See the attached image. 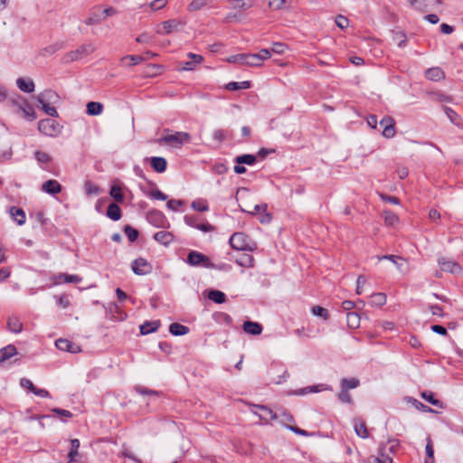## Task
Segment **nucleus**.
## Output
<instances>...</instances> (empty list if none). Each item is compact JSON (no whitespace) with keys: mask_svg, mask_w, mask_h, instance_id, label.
<instances>
[{"mask_svg":"<svg viewBox=\"0 0 463 463\" xmlns=\"http://www.w3.org/2000/svg\"><path fill=\"white\" fill-rule=\"evenodd\" d=\"M36 99L47 115L52 118H57L59 116L56 109L52 106L58 103L59 101V96L55 91L52 90H46L39 93L36 96Z\"/></svg>","mask_w":463,"mask_h":463,"instance_id":"f257e3e1","label":"nucleus"},{"mask_svg":"<svg viewBox=\"0 0 463 463\" xmlns=\"http://www.w3.org/2000/svg\"><path fill=\"white\" fill-rule=\"evenodd\" d=\"M191 136L187 132H175L164 135L159 140V144H165L174 148H179L183 145L190 142Z\"/></svg>","mask_w":463,"mask_h":463,"instance_id":"f03ea898","label":"nucleus"},{"mask_svg":"<svg viewBox=\"0 0 463 463\" xmlns=\"http://www.w3.org/2000/svg\"><path fill=\"white\" fill-rule=\"evenodd\" d=\"M230 245L237 250H250L256 249V244L243 232H235L230 238Z\"/></svg>","mask_w":463,"mask_h":463,"instance_id":"7ed1b4c3","label":"nucleus"},{"mask_svg":"<svg viewBox=\"0 0 463 463\" xmlns=\"http://www.w3.org/2000/svg\"><path fill=\"white\" fill-rule=\"evenodd\" d=\"M12 105L14 107V112L23 117L28 121H33L36 118V114L33 108L27 102L26 99H23L20 102L17 99L12 100Z\"/></svg>","mask_w":463,"mask_h":463,"instance_id":"20e7f679","label":"nucleus"},{"mask_svg":"<svg viewBox=\"0 0 463 463\" xmlns=\"http://www.w3.org/2000/svg\"><path fill=\"white\" fill-rule=\"evenodd\" d=\"M38 129L45 136L56 137L61 133V127L54 119L45 118L38 122Z\"/></svg>","mask_w":463,"mask_h":463,"instance_id":"39448f33","label":"nucleus"},{"mask_svg":"<svg viewBox=\"0 0 463 463\" xmlns=\"http://www.w3.org/2000/svg\"><path fill=\"white\" fill-rule=\"evenodd\" d=\"M438 264L440 269L444 272H448L454 275H459L463 271V269L459 263L447 257H439L438 259Z\"/></svg>","mask_w":463,"mask_h":463,"instance_id":"423d86ee","label":"nucleus"},{"mask_svg":"<svg viewBox=\"0 0 463 463\" xmlns=\"http://www.w3.org/2000/svg\"><path fill=\"white\" fill-rule=\"evenodd\" d=\"M184 22L179 19H169L161 24V28L156 29L158 34L165 35L180 31Z\"/></svg>","mask_w":463,"mask_h":463,"instance_id":"0eeeda50","label":"nucleus"},{"mask_svg":"<svg viewBox=\"0 0 463 463\" xmlns=\"http://www.w3.org/2000/svg\"><path fill=\"white\" fill-rule=\"evenodd\" d=\"M253 408L255 410H252L251 411L257 415L264 423H269L270 421L279 419L277 412L264 405H253Z\"/></svg>","mask_w":463,"mask_h":463,"instance_id":"6e6552de","label":"nucleus"},{"mask_svg":"<svg viewBox=\"0 0 463 463\" xmlns=\"http://www.w3.org/2000/svg\"><path fill=\"white\" fill-rule=\"evenodd\" d=\"M258 58H256L253 53H239L227 57L225 61L229 63H237L241 65L256 67L255 61Z\"/></svg>","mask_w":463,"mask_h":463,"instance_id":"1a4fd4ad","label":"nucleus"},{"mask_svg":"<svg viewBox=\"0 0 463 463\" xmlns=\"http://www.w3.org/2000/svg\"><path fill=\"white\" fill-rule=\"evenodd\" d=\"M133 272L137 275L142 276L152 272V265L143 258L135 260L131 264Z\"/></svg>","mask_w":463,"mask_h":463,"instance_id":"9d476101","label":"nucleus"},{"mask_svg":"<svg viewBox=\"0 0 463 463\" xmlns=\"http://www.w3.org/2000/svg\"><path fill=\"white\" fill-rule=\"evenodd\" d=\"M52 283L54 286L62 284V283H80L82 280V278L79 275H69L66 273H58L53 275L51 278Z\"/></svg>","mask_w":463,"mask_h":463,"instance_id":"9b49d317","label":"nucleus"},{"mask_svg":"<svg viewBox=\"0 0 463 463\" xmlns=\"http://www.w3.org/2000/svg\"><path fill=\"white\" fill-rule=\"evenodd\" d=\"M410 5L419 11L426 12L440 5V0H407Z\"/></svg>","mask_w":463,"mask_h":463,"instance_id":"f8f14e48","label":"nucleus"},{"mask_svg":"<svg viewBox=\"0 0 463 463\" xmlns=\"http://www.w3.org/2000/svg\"><path fill=\"white\" fill-rule=\"evenodd\" d=\"M55 345L59 350L66 351L71 354H78L81 352V348L80 345L72 343L71 341L68 339H58L55 342Z\"/></svg>","mask_w":463,"mask_h":463,"instance_id":"ddd939ff","label":"nucleus"},{"mask_svg":"<svg viewBox=\"0 0 463 463\" xmlns=\"http://www.w3.org/2000/svg\"><path fill=\"white\" fill-rule=\"evenodd\" d=\"M187 57L190 61L183 63V67L181 68L182 71H194L203 61V57L202 55L193 52H189Z\"/></svg>","mask_w":463,"mask_h":463,"instance_id":"4468645a","label":"nucleus"},{"mask_svg":"<svg viewBox=\"0 0 463 463\" xmlns=\"http://www.w3.org/2000/svg\"><path fill=\"white\" fill-rule=\"evenodd\" d=\"M42 191L54 195L61 192V185L57 180L50 179L42 184Z\"/></svg>","mask_w":463,"mask_h":463,"instance_id":"2eb2a0df","label":"nucleus"},{"mask_svg":"<svg viewBox=\"0 0 463 463\" xmlns=\"http://www.w3.org/2000/svg\"><path fill=\"white\" fill-rule=\"evenodd\" d=\"M147 219L149 222L156 227H166L168 225L167 221L164 214L157 211H152L148 213Z\"/></svg>","mask_w":463,"mask_h":463,"instance_id":"dca6fc26","label":"nucleus"},{"mask_svg":"<svg viewBox=\"0 0 463 463\" xmlns=\"http://www.w3.org/2000/svg\"><path fill=\"white\" fill-rule=\"evenodd\" d=\"M187 262L191 266L206 265L209 259L200 252L191 251L187 256Z\"/></svg>","mask_w":463,"mask_h":463,"instance_id":"f3484780","label":"nucleus"},{"mask_svg":"<svg viewBox=\"0 0 463 463\" xmlns=\"http://www.w3.org/2000/svg\"><path fill=\"white\" fill-rule=\"evenodd\" d=\"M16 86L18 89L25 93H32L34 91V82L30 78H18L16 80Z\"/></svg>","mask_w":463,"mask_h":463,"instance_id":"a211bd4d","label":"nucleus"},{"mask_svg":"<svg viewBox=\"0 0 463 463\" xmlns=\"http://www.w3.org/2000/svg\"><path fill=\"white\" fill-rule=\"evenodd\" d=\"M243 330L250 335H259L262 332V326L260 324L252 321H246L243 323Z\"/></svg>","mask_w":463,"mask_h":463,"instance_id":"6ab92c4d","label":"nucleus"},{"mask_svg":"<svg viewBox=\"0 0 463 463\" xmlns=\"http://www.w3.org/2000/svg\"><path fill=\"white\" fill-rule=\"evenodd\" d=\"M425 76L428 80L439 81L445 78L444 71L439 67H432L426 71Z\"/></svg>","mask_w":463,"mask_h":463,"instance_id":"aec40b11","label":"nucleus"},{"mask_svg":"<svg viewBox=\"0 0 463 463\" xmlns=\"http://www.w3.org/2000/svg\"><path fill=\"white\" fill-rule=\"evenodd\" d=\"M154 239L157 242H159V243H161V244H163L165 246H167V245H169L173 241L174 236L169 232L160 231V232H157L155 233Z\"/></svg>","mask_w":463,"mask_h":463,"instance_id":"412c9836","label":"nucleus"},{"mask_svg":"<svg viewBox=\"0 0 463 463\" xmlns=\"http://www.w3.org/2000/svg\"><path fill=\"white\" fill-rule=\"evenodd\" d=\"M329 389L330 388H328L323 384H318V385L308 386V387L296 390L293 392V394L301 396V395H306V394H308L311 392H319L321 391L329 390Z\"/></svg>","mask_w":463,"mask_h":463,"instance_id":"4be33fe9","label":"nucleus"},{"mask_svg":"<svg viewBox=\"0 0 463 463\" xmlns=\"http://www.w3.org/2000/svg\"><path fill=\"white\" fill-rule=\"evenodd\" d=\"M167 162L164 157L154 156L151 158V166L157 173H163L165 171Z\"/></svg>","mask_w":463,"mask_h":463,"instance_id":"5701e85b","label":"nucleus"},{"mask_svg":"<svg viewBox=\"0 0 463 463\" xmlns=\"http://www.w3.org/2000/svg\"><path fill=\"white\" fill-rule=\"evenodd\" d=\"M235 261L239 266L245 268H252L254 266L253 257L247 253H242L238 256Z\"/></svg>","mask_w":463,"mask_h":463,"instance_id":"b1692460","label":"nucleus"},{"mask_svg":"<svg viewBox=\"0 0 463 463\" xmlns=\"http://www.w3.org/2000/svg\"><path fill=\"white\" fill-rule=\"evenodd\" d=\"M107 216L113 221H118L121 218L119 206L115 203H110L107 209Z\"/></svg>","mask_w":463,"mask_h":463,"instance_id":"393cba45","label":"nucleus"},{"mask_svg":"<svg viewBox=\"0 0 463 463\" xmlns=\"http://www.w3.org/2000/svg\"><path fill=\"white\" fill-rule=\"evenodd\" d=\"M160 326L159 321L145 322L140 326V333L142 335H147L156 332Z\"/></svg>","mask_w":463,"mask_h":463,"instance_id":"a878e982","label":"nucleus"},{"mask_svg":"<svg viewBox=\"0 0 463 463\" xmlns=\"http://www.w3.org/2000/svg\"><path fill=\"white\" fill-rule=\"evenodd\" d=\"M17 354V350L14 345H7L0 350V363L13 357Z\"/></svg>","mask_w":463,"mask_h":463,"instance_id":"bb28decb","label":"nucleus"},{"mask_svg":"<svg viewBox=\"0 0 463 463\" xmlns=\"http://www.w3.org/2000/svg\"><path fill=\"white\" fill-rule=\"evenodd\" d=\"M354 428L356 435L362 439L368 438V430L365 426V423L362 420H354Z\"/></svg>","mask_w":463,"mask_h":463,"instance_id":"cd10ccee","label":"nucleus"},{"mask_svg":"<svg viewBox=\"0 0 463 463\" xmlns=\"http://www.w3.org/2000/svg\"><path fill=\"white\" fill-rule=\"evenodd\" d=\"M169 332L173 335H184L188 334L189 328L185 326H183L179 323H172L169 326Z\"/></svg>","mask_w":463,"mask_h":463,"instance_id":"c85d7f7f","label":"nucleus"},{"mask_svg":"<svg viewBox=\"0 0 463 463\" xmlns=\"http://www.w3.org/2000/svg\"><path fill=\"white\" fill-rule=\"evenodd\" d=\"M103 111V105L99 102L90 101L87 104V113L90 116H99Z\"/></svg>","mask_w":463,"mask_h":463,"instance_id":"c756f323","label":"nucleus"},{"mask_svg":"<svg viewBox=\"0 0 463 463\" xmlns=\"http://www.w3.org/2000/svg\"><path fill=\"white\" fill-rule=\"evenodd\" d=\"M7 326L10 331H12L14 334H18L23 329V325L20 319L16 317H9L7 321Z\"/></svg>","mask_w":463,"mask_h":463,"instance_id":"7c9ffc66","label":"nucleus"},{"mask_svg":"<svg viewBox=\"0 0 463 463\" xmlns=\"http://www.w3.org/2000/svg\"><path fill=\"white\" fill-rule=\"evenodd\" d=\"M257 157L254 155H241L235 157V163L238 165L246 164L249 165H252L256 163Z\"/></svg>","mask_w":463,"mask_h":463,"instance_id":"2f4dec72","label":"nucleus"},{"mask_svg":"<svg viewBox=\"0 0 463 463\" xmlns=\"http://www.w3.org/2000/svg\"><path fill=\"white\" fill-rule=\"evenodd\" d=\"M10 213L13 219L17 222V224L22 225L25 222V214L22 209L12 207Z\"/></svg>","mask_w":463,"mask_h":463,"instance_id":"473e14b6","label":"nucleus"},{"mask_svg":"<svg viewBox=\"0 0 463 463\" xmlns=\"http://www.w3.org/2000/svg\"><path fill=\"white\" fill-rule=\"evenodd\" d=\"M253 55L258 58L255 61L256 67H260L262 62L271 56V51L268 49H261L258 53H253Z\"/></svg>","mask_w":463,"mask_h":463,"instance_id":"72a5a7b5","label":"nucleus"},{"mask_svg":"<svg viewBox=\"0 0 463 463\" xmlns=\"http://www.w3.org/2000/svg\"><path fill=\"white\" fill-rule=\"evenodd\" d=\"M250 87V82L248 80L241 81V82L232 81V82H229L225 86V88L228 90H232V91L239 90H247Z\"/></svg>","mask_w":463,"mask_h":463,"instance_id":"f704fd0d","label":"nucleus"},{"mask_svg":"<svg viewBox=\"0 0 463 463\" xmlns=\"http://www.w3.org/2000/svg\"><path fill=\"white\" fill-rule=\"evenodd\" d=\"M346 322L350 328H358L360 326V317L355 312H349L346 315Z\"/></svg>","mask_w":463,"mask_h":463,"instance_id":"c9c22d12","label":"nucleus"},{"mask_svg":"<svg viewBox=\"0 0 463 463\" xmlns=\"http://www.w3.org/2000/svg\"><path fill=\"white\" fill-rule=\"evenodd\" d=\"M208 298L212 301L218 303V304H222V303L225 302V299H226L225 294L223 292H222L220 290H216V289L211 290L208 294Z\"/></svg>","mask_w":463,"mask_h":463,"instance_id":"e433bc0d","label":"nucleus"},{"mask_svg":"<svg viewBox=\"0 0 463 463\" xmlns=\"http://www.w3.org/2000/svg\"><path fill=\"white\" fill-rule=\"evenodd\" d=\"M84 189L87 195H97L101 193V189L90 181H86L84 183Z\"/></svg>","mask_w":463,"mask_h":463,"instance_id":"4c0bfd02","label":"nucleus"},{"mask_svg":"<svg viewBox=\"0 0 463 463\" xmlns=\"http://www.w3.org/2000/svg\"><path fill=\"white\" fill-rule=\"evenodd\" d=\"M383 218L386 225L393 226L399 222L398 216L391 211H383Z\"/></svg>","mask_w":463,"mask_h":463,"instance_id":"58836bf2","label":"nucleus"},{"mask_svg":"<svg viewBox=\"0 0 463 463\" xmlns=\"http://www.w3.org/2000/svg\"><path fill=\"white\" fill-rule=\"evenodd\" d=\"M359 380L356 378L342 379L341 388L345 390L354 389L359 386Z\"/></svg>","mask_w":463,"mask_h":463,"instance_id":"ea45409f","label":"nucleus"},{"mask_svg":"<svg viewBox=\"0 0 463 463\" xmlns=\"http://www.w3.org/2000/svg\"><path fill=\"white\" fill-rule=\"evenodd\" d=\"M241 210L244 213L256 214L257 213H264L267 210V204H256L252 208L241 206Z\"/></svg>","mask_w":463,"mask_h":463,"instance_id":"a19ab883","label":"nucleus"},{"mask_svg":"<svg viewBox=\"0 0 463 463\" xmlns=\"http://www.w3.org/2000/svg\"><path fill=\"white\" fill-rule=\"evenodd\" d=\"M77 49H78L81 58H84V57L90 55V53L94 52L96 50V47L93 43H87V44H83V45L80 46Z\"/></svg>","mask_w":463,"mask_h":463,"instance_id":"79ce46f5","label":"nucleus"},{"mask_svg":"<svg viewBox=\"0 0 463 463\" xmlns=\"http://www.w3.org/2000/svg\"><path fill=\"white\" fill-rule=\"evenodd\" d=\"M110 196L117 202L121 203L123 201V194L121 187L118 185H112L109 191Z\"/></svg>","mask_w":463,"mask_h":463,"instance_id":"37998d69","label":"nucleus"},{"mask_svg":"<svg viewBox=\"0 0 463 463\" xmlns=\"http://www.w3.org/2000/svg\"><path fill=\"white\" fill-rule=\"evenodd\" d=\"M80 440L78 439H71V448L68 453V458L79 457Z\"/></svg>","mask_w":463,"mask_h":463,"instance_id":"c03bdc74","label":"nucleus"},{"mask_svg":"<svg viewBox=\"0 0 463 463\" xmlns=\"http://www.w3.org/2000/svg\"><path fill=\"white\" fill-rule=\"evenodd\" d=\"M80 59H82V58H81L78 49L67 52L63 58L65 62H72L75 61H79Z\"/></svg>","mask_w":463,"mask_h":463,"instance_id":"a18cd8bd","label":"nucleus"},{"mask_svg":"<svg viewBox=\"0 0 463 463\" xmlns=\"http://www.w3.org/2000/svg\"><path fill=\"white\" fill-rule=\"evenodd\" d=\"M288 49V47L285 43L276 42L272 43L270 51L276 54H283Z\"/></svg>","mask_w":463,"mask_h":463,"instance_id":"49530a36","label":"nucleus"},{"mask_svg":"<svg viewBox=\"0 0 463 463\" xmlns=\"http://www.w3.org/2000/svg\"><path fill=\"white\" fill-rule=\"evenodd\" d=\"M312 314L314 316L322 317L324 320L328 319L329 317L328 311L326 308L319 306H316L312 308Z\"/></svg>","mask_w":463,"mask_h":463,"instance_id":"de8ad7c7","label":"nucleus"},{"mask_svg":"<svg viewBox=\"0 0 463 463\" xmlns=\"http://www.w3.org/2000/svg\"><path fill=\"white\" fill-rule=\"evenodd\" d=\"M421 397L435 406L441 407L440 402L434 398V394L431 392H421Z\"/></svg>","mask_w":463,"mask_h":463,"instance_id":"09e8293b","label":"nucleus"},{"mask_svg":"<svg viewBox=\"0 0 463 463\" xmlns=\"http://www.w3.org/2000/svg\"><path fill=\"white\" fill-rule=\"evenodd\" d=\"M251 6H252V3L250 0H236L233 5L234 9H241V10L250 9Z\"/></svg>","mask_w":463,"mask_h":463,"instance_id":"8fccbe9b","label":"nucleus"},{"mask_svg":"<svg viewBox=\"0 0 463 463\" xmlns=\"http://www.w3.org/2000/svg\"><path fill=\"white\" fill-rule=\"evenodd\" d=\"M371 463H392V458L388 455L381 453L378 457H372Z\"/></svg>","mask_w":463,"mask_h":463,"instance_id":"3c124183","label":"nucleus"},{"mask_svg":"<svg viewBox=\"0 0 463 463\" xmlns=\"http://www.w3.org/2000/svg\"><path fill=\"white\" fill-rule=\"evenodd\" d=\"M392 262L401 272L405 273L408 271L407 262L404 259L396 256V259Z\"/></svg>","mask_w":463,"mask_h":463,"instance_id":"603ef678","label":"nucleus"},{"mask_svg":"<svg viewBox=\"0 0 463 463\" xmlns=\"http://www.w3.org/2000/svg\"><path fill=\"white\" fill-rule=\"evenodd\" d=\"M192 208L198 212H206L208 211V205L205 201L197 200L194 201L191 204Z\"/></svg>","mask_w":463,"mask_h":463,"instance_id":"864d4df0","label":"nucleus"},{"mask_svg":"<svg viewBox=\"0 0 463 463\" xmlns=\"http://www.w3.org/2000/svg\"><path fill=\"white\" fill-rule=\"evenodd\" d=\"M34 157L39 163L47 164L51 162V156L43 151H36L34 153Z\"/></svg>","mask_w":463,"mask_h":463,"instance_id":"5fc2aeb1","label":"nucleus"},{"mask_svg":"<svg viewBox=\"0 0 463 463\" xmlns=\"http://www.w3.org/2000/svg\"><path fill=\"white\" fill-rule=\"evenodd\" d=\"M210 0H193L189 6V11H195L201 9L203 6H204Z\"/></svg>","mask_w":463,"mask_h":463,"instance_id":"6e6d98bb","label":"nucleus"},{"mask_svg":"<svg viewBox=\"0 0 463 463\" xmlns=\"http://www.w3.org/2000/svg\"><path fill=\"white\" fill-rule=\"evenodd\" d=\"M124 231L130 241H135L137 239L138 232L136 229L132 228L129 225H127Z\"/></svg>","mask_w":463,"mask_h":463,"instance_id":"4d7b16f0","label":"nucleus"},{"mask_svg":"<svg viewBox=\"0 0 463 463\" xmlns=\"http://www.w3.org/2000/svg\"><path fill=\"white\" fill-rule=\"evenodd\" d=\"M167 5V0H154L149 4L152 11H157L164 8Z\"/></svg>","mask_w":463,"mask_h":463,"instance_id":"13d9d810","label":"nucleus"},{"mask_svg":"<svg viewBox=\"0 0 463 463\" xmlns=\"http://www.w3.org/2000/svg\"><path fill=\"white\" fill-rule=\"evenodd\" d=\"M335 24L340 29H345L349 25V20L345 16L339 14L335 17Z\"/></svg>","mask_w":463,"mask_h":463,"instance_id":"bf43d9fd","label":"nucleus"},{"mask_svg":"<svg viewBox=\"0 0 463 463\" xmlns=\"http://www.w3.org/2000/svg\"><path fill=\"white\" fill-rule=\"evenodd\" d=\"M279 419H280V422L283 424L290 423L294 421L293 416L290 415L288 412H287L284 410H281L280 413L278 414Z\"/></svg>","mask_w":463,"mask_h":463,"instance_id":"052dcab7","label":"nucleus"},{"mask_svg":"<svg viewBox=\"0 0 463 463\" xmlns=\"http://www.w3.org/2000/svg\"><path fill=\"white\" fill-rule=\"evenodd\" d=\"M153 35H151L148 33H143L140 35H138L136 39V41L140 43H150L153 42Z\"/></svg>","mask_w":463,"mask_h":463,"instance_id":"680f3d73","label":"nucleus"},{"mask_svg":"<svg viewBox=\"0 0 463 463\" xmlns=\"http://www.w3.org/2000/svg\"><path fill=\"white\" fill-rule=\"evenodd\" d=\"M373 303L376 306H383L386 303V296L383 293L373 295Z\"/></svg>","mask_w":463,"mask_h":463,"instance_id":"e2e57ef3","label":"nucleus"},{"mask_svg":"<svg viewBox=\"0 0 463 463\" xmlns=\"http://www.w3.org/2000/svg\"><path fill=\"white\" fill-rule=\"evenodd\" d=\"M338 399L345 403H351L352 398L347 390L342 389L341 392L338 393Z\"/></svg>","mask_w":463,"mask_h":463,"instance_id":"0e129e2a","label":"nucleus"},{"mask_svg":"<svg viewBox=\"0 0 463 463\" xmlns=\"http://www.w3.org/2000/svg\"><path fill=\"white\" fill-rule=\"evenodd\" d=\"M148 196L151 197L152 199H156V200L165 201L167 199V196L165 194H163L160 190H157V189L151 191L148 194Z\"/></svg>","mask_w":463,"mask_h":463,"instance_id":"69168bd1","label":"nucleus"},{"mask_svg":"<svg viewBox=\"0 0 463 463\" xmlns=\"http://www.w3.org/2000/svg\"><path fill=\"white\" fill-rule=\"evenodd\" d=\"M20 385L24 388V389H28L30 392H33V390L35 389L36 386H34V384L32 383L31 380L27 379V378H22L20 380Z\"/></svg>","mask_w":463,"mask_h":463,"instance_id":"338daca9","label":"nucleus"},{"mask_svg":"<svg viewBox=\"0 0 463 463\" xmlns=\"http://www.w3.org/2000/svg\"><path fill=\"white\" fill-rule=\"evenodd\" d=\"M285 4H286L285 0H270L269 2V7H271L274 10L282 9L284 7Z\"/></svg>","mask_w":463,"mask_h":463,"instance_id":"774afa93","label":"nucleus"}]
</instances>
